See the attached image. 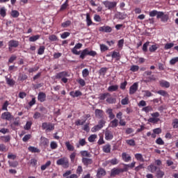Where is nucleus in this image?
<instances>
[{
  "label": "nucleus",
  "instance_id": "e433bc0d",
  "mask_svg": "<svg viewBox=\"0 0 178 178\" xmlns=\"http://www.w3.org/2000/svg\"><path fill=\"white\" fill-rule=\"evenodd\" d=\"M117 17L118 19H120V20H124V19H126V17H127V14L119 13L117 14Z\"/></svg>",
  "mask_w": 178,
  "mask_h": 178
},
{
  "label": "nucleus",
  "instance_id": "4be33fe9",
  "mask_svg": "<svg viewBox=\"0 0 178 178\" xmlns=\"http://www.w3.org/2000/svg\"><path fill=\"white\" fill-rule=\"evenodd\" d=\"M158 167H156L154 164H150L149 166H147V170H149V172H151V173H155Z\"/></svg>",
  "mask_w": 178,
  "mask_h": 178
},
{
  "label": "nucleus",
  "instance_id": "cd10ccee",
  "mask_svg": "<svg viewBox=\"0 0 178 178\" xmlns=\"http://www.w3.org/2000/svg\"><path fill=\"white\" fill-rule=\"evenodd\" d=\"M81 156L85 158H91V154L87 150H82L80 152Z\"/></svg>",
  "mask_w": 178,
  "mask_h": 178
},
{
  "label": "nucleus",
  "instance_id": "423d86ee",
  "mask_svg": "<svg viewBox=\"0 0 178 178\" xmlns=\"http://www.w3.org/2000/svg\"><path fill=\"white\" fill-rule=\"evenodd\" d=\"M19 47V41L11 40L8 42V51L12 52V48H17Z\"/></svg>",
  "mask_w": 178,
  "mask_h": 178
},
{
  "label": "nucleus",
  "instance_id": "7c9ffc66",
  "mask_svg": "<svg viewBox=\"0 0 178 178\" xmlns=\"http://www.w3.org/2000/svg\"><path fill=\"white\" fill-rule=\"evenodd\" d=\"M135 158L139 162H145V160H144V157L143 156V154H141L140 153H136L135 154Z\"/></svg>",
  "mask_w": 178,
  "mask_h": 178
},
{
  "label": "nucleus",
  "instance_id": "dca6fc26",
  "mask_svg": "<svg viewBox=\"0 0 178 178\" xmlns=\"http://www.w3.org/2000/svg\"><path fill=\"white\" fill-rule=\"evenodd\" d=\"M70 95L73 98H76L77 97H81V95H83V93L80 90H76L75 92L71 91L70 92Z\"/></svg>",
  "mask_w": 178,
  "mask_h": 178
},
{
  "label": "nucleus",
  "instance_id": "774afa93",
  "mask_svg": "<svg viewBox=\"0 0 178 178\" xmlns=\"http://www.w3.org/2000/svg\"><path fill=\"white\" fill-rule=\"evenodd\" d=\"M177 62H178V57L173 58L170 60V65H176Z\"/></svg>",
  "mask_w": 178,
  "mask_h": 178
},
{
  "label": "nucleus",
  "instance_id": "4d7b16f0",
  "mask_svg": "<svg viewBox=\"0 0 178 178\" xmlns=\"http://www.w3.org/2000/svg\"><path fill=\"white\" fill-rule=\"evenodd\" d=\"M8 151V147L4 144H0V152H6Z\"/></svg>",
  "mask_w": 178,
  "mask_h": 178
},
{
  "label": "nucleus",
  "instance_id": "49530a36",
  "mask_svg": "<svg viewBox=\"0 0 178 178\" xmlns=\"http://www.w3.org/2000/svg\"><path fill=\"white\" fill-rule=\"evenodd\" d=\"M8 106H9V102L6 100L2 105L1 111H8Z\"/></svg>",
  "mask_w": 178,
  "mask_h": 178
},
{
  "label": "nucleus",
  "instance_id": "2eb2a0df",
  "mask_svg": "<svg viewBox=\"0 0 178 178\" xmlns=\"http://www.w3.org/2000/svg\"><path fill=\"white\" fill-rule=\"evenodd\" d=\"M87 144V141H86V138H80L79 140V143L76 144V148H80V147H84Z\"/></svg>",
  "mask_w": 178,
  "mask_h": 178
},
{
  "label": "nucleus",
  "instance_id": "c03bdc74",
  "mask_svg": "<svg viewBox=\"0 0 178 178\" xmlns=\"http://www.w3.org/2000/svg\"><path fill=\"white\" fill-rule=\"evenodd\" d=\"M71 24H72V21L67 20L61 24V27H63V29H66V27H69V26H70Z\"/></svg>",
  "mask_w": 178,
  "mask_h": 178
},
{
  "label": "nucleus",
  "instance_id": "37998d69",
  "mask_svg": "<svg viewBox=\"0 0 178 178\" xmlns=\"http://www.w3.org/2000/svg\"><path fill=\"white\" fill-rule=\"evenodd\" d=\"M8 165L10 168H17L19 163L17 161H8Z\"/></svg>",
  "mask_w": 178,
  "mask_h": 178
},
{
  "label": "nucleus",
  "instance_id": "39448f33",
  "mask_svg": "<svg viewBox=\"0 0 178 178\" xmlns=\"http://www.w3.org/2000/svg\"><path fill=\"white\" fill-rule=\"evenodd\" d=\"M42 129V130H46V131H52V130H55V124L51 122H43Z\"/></svg>",
  "mask_w": 178,
  "mask_h": 178
},
{
  "label": "nucleus",
  "instance_id": "58836bf2",
  "mask_svg": "<svg viewBox=\"0 0 178 178\" xmlns=\"http://www.w3.org/2000/svg\"><path fill=\"white\" fill-rule=\"evenodd\" d=\"M10 15L12 17L16 18V17H19V16L20 15V13H19V11L16 10H13L10 13Z\"/></svg>",
  "mask_w": 178,
  "mask_h": 178
},
{
  "label": "nucleus",
  "instance_id": "864d4df0",
  "mask_svg": "<svg viewBox=\"0 0 178 178\" xmlns=\"http://www.w3.org/2000/svg\"><path fill=\"white\" fill-rule=\"evenodd\" d=\"M165 176V172L161 170H157L156 172V177L162 178Z\"/></svg>",
  "mask_w": 178,
  "mask_h": 178
},
{
  "label": "nucleus",
  "instance_id": "e2e57ef3",
  "mask_svg": "<svg viewBox=\"0 0 178 178\" xmlns=\"http://www.w3.org/2000/svg\"><path fill=\"white\" fill-rule=\"evenodd\" d=\"M101 129L102 128L99 124H97L93 127L91 131H92V133H95L96 131H99V130H101Z\"/></svg>",
  "mask_w": 178,
  "mask_h": 178
},
{
  "label": "nucleus",
  "instance_id": "ea45409f",
  "mask_svg": "<svg viewBox=\"0 0 178 178\" xmlns=\"http://www.w3.org/2000/svg\"><path fill=\"white\" fill-rule=\"evenodd\" d=\"M51 161H48L45 164L41 165L40 169L41 170H45V169H47V168H49V166H51Z\"/></svg>",
  "mask_w": 178,
  "mask_h": 178
},
{
  "label": "nucleus",
  "instance_id": "b1692460",
  "mask_svg": "<svg viewBox=\"0 0 178 178\" xmlns=\"http://www.w3.org/2000/svg\"><path fill=\"white\" fill-rule=\"evenodd\" d=\"M95 116L99 119H101L104 116V111L101 109H96L95 110Z\"/></svg>",
  "mask_w": 178,
  "mask_h": 178
},
{
  "label": "nucleus",
  "instance_id": "a18cd8bd",
  "mask_svg": "<svg viewBox=\"0 0 178 178\" xmlns=\"http://www.w3.org/2000/svg\"><path fill=\"white\" fill-rule=\"evenodd\" d=\"M0 16H1V17H5L6 16V8H5V7L0 8Z\"/></svg>",
  "mask_w": 178,
  "mask_h": 178
},
{
  "label": "nucleus",
  "instance_id": "9b49d317",
  "mask_svg": "<svg viewBox=\"0 0 178 178\" xmlns=\"http://www.w3.org/2000/svg\"><path fill=\"white\" fill-rule=\"evenodd\" d=\"M38 99L39 102H45L47 101V95L44 92H40L38 93Z\"/></svg>",
  "mask_w": 178,
  "mask_h": 178
},
{
  "label": "nucleus",
  "instance_id": "473e14b6",
  "mask_svg": "<svg viewBox=\"0 0 178 178\" xmlns=\"http://www.w3.org/2000/svg\"><path fill=\"white\" fill-rule=\"evenodd\" d=\"M87 55H88V49H85L81 52L79 58L81 59H84Z\"/></svg>",
  "mask_w": 178,
  "mask_h": 178
},
{
  "label": "nucleus",
  "instance_id": "ddd939ff",
  "mask_svg": "<svg viewBox=\"0 0 178 178\" xmlns=\"http://www.w3.org/2000/svg\"><path fill=\"white\" fill-rule=\"evenodd\" d=\"M122 159L124 162H130L131 161V156L126 152H122Z\"/></svg>",
  "mask_w": 178,
  "mask_h": 178
},
{
  "label": "nucleus",
  "instance_id": "c9c22d12",
  "mask_svg": "<svg viewBox=\"0 0 178 178\" xmlns=\"http://www.w3.org/2000/svg\"><path fill=\"white\" fill-rule=\"evenodd\" d=\"M106 102L107 104H116V98L110 96L106 98Z\"/></svg>",
  "mask_w": 178,
  "mask_h": 178
},
{
  "label": "nucleus",
  "instance_id": "de8ad7c7",
  "mask_svg": "<svg viewBox=\"0 0 178 178\" xmlns=\"http://www.w3.org/2000/svg\"><path fill=\"white\" fill-rule=\"evenodd\" d=\"M90 75V71H88V69L85 68L82 71V76L83 78L88 77V76Z\"/></svg>",
  "mask_w": 178,
  "mask_h": 178
},
{
  "label": "nucleus",
  "instance_id": "09e8293b",
  "mask_svg": "<svg viewBox=\"0 0 178 178\" xmlns=\"http://www.w3.org/2000/svg\"><path fill=\"white\" fill-rule=\"evenodd\" d=\"M6 81L8 86H15V81L12 79L6 77Z\"/></svg>",
  "mask_w": 178,
  "mask_h": 178
},
{
  "label": "nucleus",
  "instance_id": "bb28decb",
  "mask_svg": "<svg viewBox=\"0 0 178 178\" xmlns=\"http://www.w3.org/2000/svg\"><path fill=\"white\" fill-rule=\"evenodd\" d=\"M124 169H127V170H129V169H133V168L136 167V161H133L130 164H124Z\"/></svg>",
  "mask_w": 178,
  "mask_h": 178
},
{
  "label": "nucleus",
  "instance_id": "6ab92c4d",
  "mask_svg": "<svg viewBox=\"0 0 178 178\" xmlns=\"http://www.w3.org/2000/svg\"><path fill=\"white\" fill-rule=\"evenodd\" d=\"M86 24L88 27H90V26H92V24H95L94 22H92V19H91V16L90 15V13H86Z\"/></svg>",
  "mask_w": 178,
  "mask_h": 178
},
{
  "label": "nucleus",
  "instance_id": "1a4fd4ad",
  "mask_svg": "<svg viewBox=\"0 0 178 178\" xmlns=\"http://www.w3.org/2000/svg\"><path fill=\"white\" fill-rule=\"evenodd\" d=\"M138 90V83L136 82L129 88V95H133L134 94H136L137 92V90Z\"/></svg>",
  "mask_w": 178,
  "mask_h": 178
},
{
  "label": "nucleus",
  "instance_id": "7ed1b4c3",
  "mask_svg": "<svg viewBox=\"0 0 178 178\" xmlns=\"http://www.w3.org/2000/svg\"><path fill=\"white\" fill-rule=\"evenodd\" d=\"M124 172H127V168H114L111 170L110 176L111 177H115V176L124 173Z\"/></svg>",
  "mask_w": 178,
  "mask_h": 178
},
{
  "label": "nucleus",
  "instance_id": "a211bd4d",
  "mask_svg": "<svg viewBox=\"0 0 178 178\" xmlns=\"http://www.w3.org/2000/svg\"><path fill=\"white\" fill-rule=\"evenodd\" d=\"M119 126V120L115 118L112 121H111L109 124V127H112L113 129H115V127H118Z\"/></svg>",
  "mask_w": 178,
  "mask_h": 178
},
{
  "label": "nucleus",
  "instance_id": "f704fd0d",
  "mask_svg": "<svg viewBox=\"0 0 178 178\" xmlns=\"http://www.w3.org/2000/svg\"><path fill=\"white\" fill-rule=\"evenodd\" d=\"M65 147H67V149L68 151H74V146H73V145L70 144V142H69V141L65 142Z\"/></svg>",
  "mask_w": 178,
  "mask_h": 178
},
{
  "label": "nucleus",
  "instance_id": "6e6d98bb",
  "mask_svg": "<svg viewBox=\"0 0 178 178\" xmlns=\"http://www.w3.org/2000/svg\"><path fill=\"white\" fill-rule=\"evenodd\" d=\"M76 81L79 83L81 87H84L86 86V81L81 78H79L78 80H76Z\"/></svg>",
  "mask_w": 178,
  "mask_h": 178
},
{
  "label": "nucleus",
  "instance_id": "bf43d9fd",
  "mask_svg": "<svg viewBox=\"0 0 178 178\" xmlns=\"http://www.w3.org/2000/svg\"><path fill=\"white\" fill-rule=\"evenodd\" d=\"M173 47H175L174 43H167L164 46V49L165 50L170 49V48H173Z\"/></svg>",
  "mask_w": 178,
  "mask_h": 178
},
{
  "label": "nucleus",
  "instance_id": "aec40b11",
  "mask_svg": "<svg viewBox=\"0 0 178 178\" xmlns=\"http://www.w3.org/2000/svg\"><path fill=\"white\" fill-rule=\"evenodd\" d=\"M108 97H111V93L109 92H105V93H102L99 96V99L100 101H105Z\"/></svg>",
  "mask_w": 178,
  "mask_h": 178
},
{
  "label": "nucleus",
  "instance_id": "0eeeda50",
  "mask_svg": "<svg viewBox=\"0 0 178 178\" xmlns=\"http://www.w3.org/2000/svg\"><path fill=\"white\" fill-rule=\"evenodd\" d=\"M1 119L3 120H8V122H10L12 119H13V116L12 115V113L6 111L1 114Z\"/></svg>",
  "mask_w": 178,
  "mask_h": 178
},
{
  "label": "nucleus",
  "instance_id": "680f3d73",
  "mask_svg": "<svg viewBox=\"0 0 178 178\" xmlns=\"http://www.w3.org/2000/svg\"><path fill=\"white\" fill-rule=\"evenodd\" d=\"M49 40L51 42L58 41V36L56 35H51L49 36Z\"/></svg>",
  "mask_w": 178,
  "mask_h": 178
},
{
  "label": "nucleus",
  "instance_id": "c85d7f7f",
  "mask_svg": "<svg viewBox=\"0 0 178 178\" xmlns=\"http://www.w3.org/2000/svg\"><path fill=\"white\" fill-rule=\"evenodd\" d=\"M41 35H33V36H31L29 39V41L30 42H35V41L40 40Z\"/></svg>",
  "mask_w": 178,
  "mask_h": 178
},
{
  "label": "nucleus",
  "instance_id": "603ef678",
  "mask_svg": "<svg viewBox=\"0 0 178 178\" xmlns=\"http://www.w3.org/2000/svg\"><path fill=\"white\" fill-rule=\"evenodd\" d=\"M32 124L33 122H31V121L26 122L25 126L24 127V130H30V129H31Z\"/></svg>",
  "mask_w": 178,
  "mask_h": 178
},
{
  "label": "nucleus",
  "instance_id": "052dcab7",
  "mask_svg": "<svg viewBox=\"0 0 178 178\" xmlns=\"http://www.w3.org/2000/svg\"><path fill=\"white\" fill-rule=\"evenodd\" d=\"M122 105H129V97L127 96L125 98L121 100Z\"/></svg>",
  "mask_w": 178,
  "mask_h": 178
},
{
  "label": "nucleus",
  "instance_id": "4468645a",
  "mask_svg": "<svg viewBox=\"0 0 178 178\" xmlns=\"http://www.w3.org/2000/svg\"><path fill=\"white\" fill-rule=\"evenodd\" d=\"M82 163H83L85 166H88V165H92V159L83 157L82 158Z\"/></svg>",
  "mask_w": 178,
  "mask_h": 178
},
{
  "label": "nucleus",
  "instance_id": "0e129e2a",
  "mask_svg": "<svg viewBox=\"0 0 178 178\" xmlns=\"http://www.w3.org/2000/svg\"><path fill=\"white\" fill-rule=\"evenodd\" d=\"M84 123H86V120H78L75 122V124L76 126H83V124H84Z\"/></svg>",
  "mask_w": 178,
  "mask_h": 178
},
{
  "label": "nucleus",
  "instance_id": "c756f323",
  "mask_svg": "<svg viewBox=\"0 0 178 178\" xmlns=\"http://www.w3.org/2000/svg\"><path fill=\"white\" fill-rule=\"evenodd\" d=\"M111 145L110 144H106V145L103 146V152H104L106 154H109L111 153Z\"/></svg>",
  "mask_w": 178,
  "mask_h": 178
},
{
  "label": "nucleus",
  "instance_id": "f257e3e1",
  "mask_svg": "<svg viewBox=\"0 0 178 178\" xmlns=\"http://www.w3.org/2000/svg\"><path fill=\"white\" fill-rule=\"evenodd\" d=\"M67 77H70V74H69V72L67 71L58 72L54 76L56 80H60V83H64V84H66L69 81Z\"/></svg>",
  "mask_w": 178,
  "mask_h": 178
},
{
  "label": "nucleus",
  "instance_id": "8fccbe9b",
  "mask_svg": "<svg viewBox=\"0 0 178 178\" xmlns=\"http://www.w3.org/2000/svg\"><path fill=\"white\" fill-rule=\"evenodd\" d=\"M108 49H109V47H108V46H106V44H100L101 52H105V51H108Z\"/></svg>",
  "mask_w": 178,
  "mask_h": 178
},
{
  "label": "nucleus",
  "instance_id": "72a5a7b5",
  "mask_svg": "<svg viewBox=\"0 0 178 178\" xmlns=\"http://www.w3.org/2000/svg\"><path fill=\"white\" fill-rule=\"evenodd\" d=\"M144 81H145V83H149L151 81H156V77H155V75H150Z\"/></svg>",
  "mask_w": 178,
  "mask_h": 178
},
{
  "label": "nucleus",
  "instance_id": "f3484780",
  "mask_svg": "<svg viewBox=\"0 0 178 178\" xmlns=\"http://www.w3.org/2000/svg\"><path fill=\"white\" fill-rule=\"evenodd\" d=\"M159 84L161 87H163V88H169V87H170V83L168 81L161 80L159 81Z\"/></svg>",
  "mask_w": 178,
  "mask_h": 178
},
{
  "label": "nucleus",
  "instance_id": "69168bd1",
  "mask_svg": "<svg viewBox=\"0 0 178 178\" xmlns=\"http://www.w3.org/2000/svg\"><path fill=\"white\" fill-rule=\"evenodd\" d=\"M172 127L173 129H178V119L175 118L172 120Z\"/></svg>",
  "mask_w": 178,
  "mask_h": 178
},
{
  "label": "nucleus",
  "instance_id": "5fc2aeb1",
  "mask_svg": "<svg viewBox=\"0 0 178 178\" xmlns=\"http://www.w3.org/2000/svg\"><path fill=\"white\" fill-rule=\"evenodd\" d=\"M161 120L159 118H150L148 120V122L149 123H158Z\"/></svg>",
  "mask_w": 178,
  "mask_h": 178
},
{
  "label": "nucleus",
  "instance_id": "412c9836",
  "mask_svg": "<svg viewBox=\"0 0 178 178\" xmlns=\"http://www.w3.org/2000/svg\"><path fill=\"white\" fill-rule=\"evenodd\" d=\"M28 149H29V152H32L33 154L41 152V150H40V149H38L34 146L29 147Z\"/></svg>",
  "mask_w": 178,
  "mask_h": 178
},
{
  "label": "nucleus",
  "instance_id": "338daca9",
  "mask_svg": "<svg viewBox=\"0 0 178 178\" xmlns=\"http://www.w3.org/2000/svg\"><path fill=\"white\" fill-rule=\"evenodd\" d=\"M156 49H158V46H156V44H152V45L149 48V52H155V51H156Z\"/></svg>",
  "mask_w": 178,
  "mask_h": 178
},
{
  "label": "nucleus",
  "instance_id": "f03ea898",
  "mask_svg": "<svg viewBox=\"0 0 178 178\" xmlns=\"http://www.w3.org/2000/svg\"><path fill=\"white\" fill-rule=\"evenodd\" d=\"M56 165L58 166H63L64 169H67V168L70 166V164L69 163V159L67 157L60 158L56 161Z\"/></svg>",
  "mask_w": 178,
  "mask_h": 178
},
{
  "label": "nucleus",
  "instance_id": "20e7f679",
  "mask_svg": "<svg viewBox=\"0 0 178 178\" xmlns=\"http://www.w3.org/2000/svg\"><path fill=\"white\" fill-rule=\"evenodd\" d=\"M102 3L108 10H113V9H115V8H116L118 6V2L116 1H104L102 2Z\"/></svg>",
  "mask_w": 178,
  "mask_h": 178
},
{
  "label": "nucleus",
  "instance_id": "2f4dec72",
  "mask_svg": "<svg viewBox=\"0 0 178 178\" xmlns=\"http://www.w3.org/2000/svg\"><path fill=\"white\" fill-rule=\"evenodd\" d=\"M40 143L42 145H44L45 147V145H48V144H49V140L45 137H41Z\"/></svg>",
  "mask_w": 178,
  "mask_h": 178
},
{
  "label": "nucleus",
  "instance_id": "a878e982",
  "mask_svg": "<svg viewBox=\"0 0 178 178\" xmlns=\"http://www.w3.org/2000/svg\"><path fill=\"white\" fill-rule=\"evenodd\" d=\"M108 91L109 92H113L114 91H118L119 90V86L118 85H113L108 88Z\"/></svg>",
  "mask_w": 178,
  "mask_h": 178
},
{
  "label": "nucleus",
  "instance_id": "a19ab883",
  "mask_svg": "<svg viewBox=\"0 0 178 178\" xmlns=\"http://www.w3.org/2000/svg\"><path fill=\"white\" fill-rule=\"evenodd\" d=\"M1 141H3V143H9L10 141V136H1Z\"/></svg>",
  "mask_w": 178,
  "mask_h": 178
},
{
  "label": "nucleus",
  "instance_id": "f8f14e48",
  "mask_svg": "<svg viewBox=\"0 0 178 178\" xmlns=\"http://www.w3.org/2000/svg\"><path fill=\"white\" fill-rule=\"evenodd\" d=\"M99 31L104 33H112V28L109 26H104L99 28Z\"/></svg>",
  "mask_w": 178,
  "mask_h": 178
},
{
  "label": "nucleus",
  "instance_id": "5701e85b",
  "mask_svg": "<svg viewBox=\"0 0 178 178\" xmlns=\"http://www.w3.org/2000/svg\"><path fill=\"white\" fill-rule=\"evenodd\" d=\"M111 57L113 58V59H115V60H120V53L114 51H113Z\"/></svg>",
  "mask_w": 178,
  "mask_h": 178
},
{
  "label": "nucleus",
  "instance_id": "6e6552de",
  "mask_svg": "<svg viewBox=\"0 0 178 178\" xmlns=\"http://www.w3.org/2000/svg\"><path fill=\"white\" fill-rule=\"evenodd\" d=\"M104 134L105 140H106V141H111V140H113V132L111 130L106 129Z\"/></svg>",
  "mask_w": 178,
  "mask_h": 178
},
{
  "label": "nucleus",
  "instance_id": "4c0bfd02",
  "mask_svg": "<svg viewBox=\"0 0 178 178\" xmlns=\"http://www.w3.org/2000/svg\"><path fill=\"white\" fill-rule=\"evenodd\" d=\"M125 142L126 144L130 145L131 147L136 146V140H134V139L126 140Z\"/></svg>",
  "mask_w": 178,
  "mask_h": 178
},
{
  "label": "nucleus",
  "instance_id": "9d476101",
  "mask_svg": "<svg viewBox=\"0 0 178 178\" xmlns=\"http://www.w3.org/2000/svg\"><path fill=\"white\" fill-rule=\"evenodd\" d=\"M106 171L105 170V169L102 168H99L97 169V172L96 175L97 178L104 177V176H106Z\"/></svg>",
  "mask_w": 178,
  "mask_h": 178
},
{
  "label": "nucleus",
  "instance_id": "13d9d810",
  "mask_svg": "<svg viewBox=\"0 0 178 178\" xmlns=\"http://www.w3.org/2000/svg\"><path fill=\"white\" fill-rule=\"evenodd\" d=\"M50 148L51 149H56V148H58V143L55 141H52L50 143Z\"/></svg>",
  "mask_w": 178,
  "mask_h": 178
},
{
  "label": "nucleus",
  "instance_id": "3c124183",
  "mask_svg": "<svg viewBox=\"0 0 178 178\" xmlns=\"http://www.w3.org/2000/svg\"><path fill=\"white\" fill-rule=\"evenodd\" d=\"M97 134H92L88 137V141L89 143H94L95 141V139L97 138Z\"/></svg>",
  "mask_w": 178,
  "mask_h": 178
},
{
  "label": "nucleus",
  "instance_id": "79ce46f5",
  "mask_svg": "<svg viewBox=\"0 0 178 178\" xmlns=\"http://www.w3.org/2000/svg\"><path fill=\"white\" fill-rule=\"evenodd\" d=\"M45 52V46H40L38 50V55H43Z\"/></svg>",
  "mask_w": 178,
  "mask_h": 178
},
{
  "label": "nucleus",
  "instance_id": "393cba45",
  "mask_svg": "<svg viewBox=\"0 0 178 178\" xmlns=\"http://www.w3.org/2000/svg\"><path fill=\"white\" fill-rule=\"evenodd\" d=\"M106 112L108 115V118L111 120L115 119V114H113V110L112 108L107 109Z\"/></svg>",
  "mask_w": 178,
  "mask_h": 178
}]
</instances>
